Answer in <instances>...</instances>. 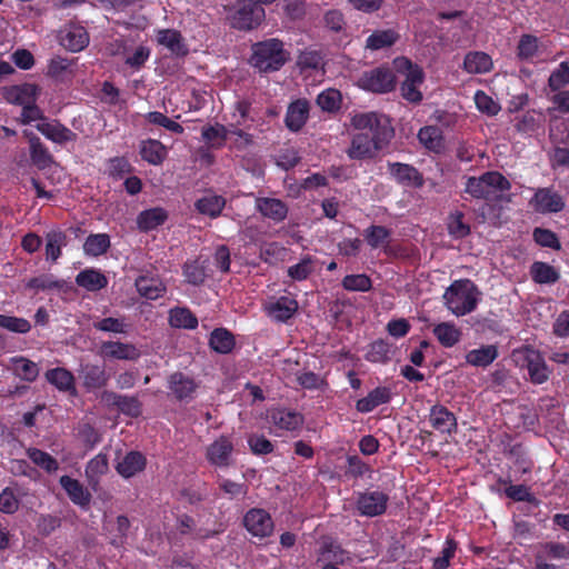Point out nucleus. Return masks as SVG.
<instances>
[{"label": "nucleus", "instance_id": "nucleus-1", "mask_svg": "<svg viewBox=\"0 0 569 569\" xmlns=\"http://www.w3.org/2000/svg\"><path fill=\"white\" fill-rule=\"evenodd\" d=\"M350 127L357 131L351 136L346 153L350 160L373 159L395 136L390 119L379 112H351Z\"/></svg>", "mask_w": 569, "mask_h": 569}, {"label": "nucleus", "instance_id": "nucleus-2", "mask_svg": "<svg viewBox=\"0 0 569 569\" xmlns=\"http://www.w3.org/2000/svg\"><path fill=\"white\" fill-rule=\"evenodd\" d=\"M511 188L510 182L498 171H488L480 177H469L465 191L475 199L488 202L501 201L505 192Z\"/></svg>", "mask_w": 569, "mask_h": 569}, {"label": "nucleus", "instance_id": "nucleus-3", "mask_svg": "<svg viewBox=\"0 0 569 569\" xmlns=\"http://www.w3.org/2000/svg\"><path fill=\"white\" fill-rule=\"evenodd\" d=\"M480 292L476 284L468 279L455 281L445 292L447 308L457 317L472 312L479 301Z\"/></svg>", "mask_w": 569, "mask_h": 569}, {"label": "nucleus", "instance_id": "nucleus-4", "mask_svg": "<svg viewBox=\"0 0 569 569\" xmlns=\"http://www.w3.org/2000/svg\"><path fill=\"white\" fill-rule=\"evenodd\" d=\"M251 63L262 72L279 70L288 60V52L279 39H268L252 47Z\"/></svg>", "mask_w": 569, "mask_h": 569}, {"label": "nucleus", "instance_id": "nucleus-5", "mask_svg": "<svg viewBox=\"0 0 569 569\" xmlns=\"http://www.w3.org/2000/svg\"><path fill=\"white\" fill-rule=\"evenodd\" d=\"M393 66L405 77L400 88L402 98L409 102L419 103L422 100L419 87L425 79L422 69L405 57L395 59Z\"/></svg>", "mask_w": 569, "mask_h": 569}, {"label": "nucleus", "instance_id": "nucleus-6", "mask_svg": "<svg viewBox=\"0 0 569 569\" xmlns=\"http://www.w3.org/2000/svg\"><path fill=\"white\" fill-rule=\"evenodd\" d=\"M264 9L254 2H238L231 16V26L239 30H251L257 28L264 19Z\"/></svg>", "mask_w": 569, "mask_h": 569}, {"label": "nucleus", "instance_id": "nucleus-7", "mask_svg": "<svg viewBox=\"0 0 569 569\" xmlns=\"http://www.w3.org/2000/svg\"><path fill=\"white\" fill-rule=\"evenodd\" d=\"M361 88L372 92H388L395 88V77L389 69L376 68L365 72L360 79Z\"/></svg>", "mask_w": 569, "mask_h": 569}, {"label": "nucleus", "instance_id": "nucleus-8", "mask_svg": "<svg viewBox=\"0 0 569 569\" xmlns=\"http://www.w3.org/2000/svg\"><path fill=\"white\" fill-rule=\"evenodd\" d=\"M232 452V441L228 437L221 436L207 447L206 457L212 466L228 468L233 463Z\"/></svg>", "mask_w": 569, "mask_h": 569}, {"label": "nucleus", "instance_id": "nucleus-9", "mask_svg": "<svg viewBox=\"0 0 569 569\" xmlns=\"http://www.w3.org/2000/svg\"><path fill=\"white\" fill-rule=\"evenodd\" d=\"M389 497L382 491H366L357 498V510L361 516L376 517L387 509Z\"/></svg>", "mask_w": 569, "mask_h": 569}, {"label": "nucleus", "instance_id": "nucleus-10", "mask_svg": "<svg viewBox=\"0 0 569 569\" xmlns=\"http://www.w3.org/2000/svg\"><path fill=\"white\" fill-rule=\"evenodd\" d=\"M36 128L48 140L57 144L73 142L78 138L77 133L60 123L58 120H50L47 118L46 120H42V122H38Z\"/></svg>", "mask_w": 569, "mask_h": 569}, {"label": "nucleus", "instance_id": "nucleus-11", "mask_svg": "<svg viewBox=\"0 0 569 569\" xmlns=\"http://www.w3.org/2000/svg\"><path fill=\"white\" fill-rule=\"evenodd\" d=\"M530 206L539 213L559 212L565 208L561 196L549 188H540L530 200Z\"/></svg>", "mask_w": 569, "mask_h": 569}, {"label": "nucleus", "instance_id": "nucleus-12", "mask_svg": "<svg viewBox=\"0 0 569 569\" xmlns=\"http://www.w3.org/2000/svg\"><path fill=\"white\" fill-rule=\"evenodd\" d=\"M246 529L254 537H268L273 530V522L269 513L262 509L249 510L243 519Z\"/></svg>", "mask_w": 569, "mask_h": 569}, {"label": "nucleus", "instance_id": "nucleus-13", "mask_svg": "<svg viewBox=\"0 0 569 569\" xmlns=\"http://www.w3.org/2000/svg\"><path fill=\"white\" fill-rule=\"evenodd\" d=\"M390 176L401 186L409 188H421L423 186L422 174L412 166L401 162H388Z\"/></svg>", "mask_w": 569, "mask_h": 569}, {"label": "nucleus", "instance_id": "nucleus-14", "mask_svg": "<svg viewBox=\"0 0 569 569\" xmlns=\"http://www.w3.org/2000/svg\"><path fill=\"white\" fill-rule=\"evenodd\" d=\"M298 310V302L290 297H280L264 303V311L272 320L284 322Z\"/></svg>", "mask_w": 569, "mask_h": 569}, {"label": "nucleus", "instance_id": "nucleus-15", "mask_svg": "<svg viewBox=\"0 0 569 569\" xmlns=\"http://www.w3.org/2000/svg\"><path fill=\"white\" fill-rule=\"evenodd\" d=\"M100 355L106 359L134 361L140 357L141 353L139 349L132 343L121 341H104L101 345Z\"/></svg>", "mask_w": 569, "mask_h": 569}, {"label": "nucleus", "instance_id": "nucleus-16", "mask_svg": "<svg viewBox=\"0 0 569 569\" xmlns=\"http://www.w3.org/2000/svg\"><path fill=\"white\" fill-rule=\"evenodd\" d=\"M429 422L432 428L441 433L452 435L458 429L456 416L442 405L431 407Z\"/></svg>", "mask_w": 569, "mask_h": 569}, {"label": "nucleus", "instance_id": "nucleus-17", "mask_svg": "<svg viewBox=\"0 0 569 569\" xmlns=\"http://www.w3.org/2000/svg\"><path fill=\"white\" fill-rule=\"evenodd\" d=\"M39 87L33 83L10 86L3 89V98L12 104L27 106L36 102Z\"/></svg>", "mask_w": 569, "mask_h": 569}, {"label": "nucleus", "instance_id": "nucleus-18", "mask_svg": "<svg viewBox=\"0 0 569 569\" xmlns=\"http://www.w3.org/2000/svg\"><path fill=\"white\" fill-rule=\"evenodd\" d=\"M101 401L109 407L117 408L119 411L130 417H138L141 413V403L136 397L104 391L101 396Z\"/></svg>", "mask_w": 569, "mask_h": 569}, {"label": "nucleus", "instance_id": "nucleus-19", "mask_svg": "<svg viewBox=\"0 0 569 569\" xmlns=\"http://www.w3.org/2000/svg\"><path fill=\"white\" fill-rule=\"evenodd\" d=\"M168 387L178 400H188L193 398L198 383L192 377L182 372H174L168 379Z\"/></svg>", "mask_w": 569, "mask_h": 569}, {"label": "nucleus", "instance_id": "nucleus-20", "mask_svg": "<svg viewBox=\"0 0 569 569\" xmlns=\"http://www.w3.org/2000/svg\"><path fill=\"white\" fill-rule=\"evenodd\" d=\"M60 43L72 52H79L89 43V36L81 26H70L61 31Z\"/></svg>", "mask_w": 569, "mask_h": 569}, {"label": "nucleus", "instance_id": "nucleus-21", "mask_svg": "<svg viewBox=\"0 0 569 569\" xmlns=\"http://www.w3.org/2000/svg\"><path fill=\"white\" fill-rule=\"evenodd\" d=\"M309 118V103L307 100L298 99L291 102L287 109L284 122L290 131H299Z\"/></svg>", "mask_w": 569, "mask_h": 569}, {"label": "nucleus", "instance_id": "nucleus-22", "mask_svg": "<svg viewBox=\"0 0 569 569\" xmlns=\"http://www.w3.org/2000/svg\"><path fill=\"white\" fill-rule=\"evenodd\" d=\"M256 208L264 218L274 222L283 221L288 214L286 203L276 198H257Z\"/></svg>", "mask_w": 569, "mask_h": 569}, {"label": "nucleus", "instance_id": "nucleus-23", "mask_svg": "<svg viewBox=\"0 0 569 569\" xmlns=\"http://www.w3.org/2000/svg\"><path fill=\"white\" fill-rule=\"evenodd\" d=\"M79 378L82 379L87 389H100L104 387L109 380L102 366L86 363L79 370Z\"/></svg>", "mask_w": 569, "mask_h": 569}, {"label": "nucleus", "instance_id": "nucleus-24", "mask_svg": "<svg viewBox=\"0 0 569 569\" xmlns=\"http://www.w3.org/2000/svg\"><path fill=\"white\" fill-rule=\"evenodd\" d=\"M390 399L391 390L388 387H377L357 401L356 409L361 413H368L378 406L388 403Z\"/></svg>", "mask_w": 569, "mask_h": 569}, {"label": "nucleus", "instance_id": "nucleus-25", "mask_svg": "<svg viewBox=\"0 0 569 569\" xmlns=\"http://www.w3.org/2000/svg\"><path fill=\"white\" fill-rule=\"evenodd\" d=\"M525 359L531 381L535 383H543L547 381L549 370L543 357L536 350H527Z\"/></svg>", "mask_w": 569, "mask_h": 569}, {"label": "nucleus", "instance_id": "nucleus-26", "mask_svg": "<svg viewBox=\"0 0 569 569\" xmlns=\"http://www.w3.org/2000/svg\"><path fill=\"white\" fill-rule=\"evenodd\" d=\"M270 419L274 427L286 431L297 430L303 423V418L300 413L286 409H276L271 411Z\"/></svg>", "mask_w": 569, "mask_h": 569}, {"label": "nucleus", "instance_id": "nucleus-27", "mask_svg": "<svg viewBox=\"0 0 569 569\" xmlns=\"http://www.w3.org/2000/svg\"><path fill=\"white\" fill-rule=\"evenodd\" d=\"M146 467V458L138 451L128 452L118 463L117 471L123 478H131Z\"/></svg>", "mask_w": 569, "mask_h": 569}, {"label": "nucleus", "instance_id": "nucleus-28", "mask_svg": "<svg viewBox=\"0 0 569 569\" xmlns=\"http://www.w3.org/2000/svg\"><path fill=\"white\" fill-rule=\"evenodd\" d=\"M60 485L73 503L81 507L89 505L91 495L78 480L69 476H62L60 478Z\"/></svg>", "mask_w": 569, "mask_h": 569}, {"label": "nucleus", "instance_id": "nucleus-29", "mask_svg": "<svg viewBox=\"0 0 569 569\" xmlns=\"http://www.w3.org/2000/svg\"><path fill=\"white\" fill-rule=\"evenodd\" d=\"M498 348L495 345H483L466 353V362L473 367L486 368L498 358Z\"/></svg>", "mask_w": 569, "mask_h": 569}, {"label": "nucleus", "instance_id": "nucleus-30", "mask_svg": "<svg viewBox=\"0 0 569 569\" xmlns=\"http://www.w3.org/2000/svg\"><path fill=\"white\" fill-rule=\"evenodd\" d=\"M226 206V199L222 196L214 193H207L199 198L194 207L199 213L208 216L210 218H217L221 214Z\"/></svg>", "mask_w": 569, "mask_h": 569}, {"label": "nucleus", "instance_id": "nucleus-31", "mask_svg": "<svg viewBox=\"0 0 569 569\" xmlns=\"http://www.w3.org/2000/svg\"><path fill=\"white\" fill-rule=\"evenodd\" d=\"M76 283L88 291H99L107 287L108 279L99 270L86 269L77 274Z\"/></svg>", "mask_w": 569, "mask_h": 569}, {"label": "nucleus", "instance_id": "nucleus-32", "mask_svg": "<svg viewBox=\"0 0 569 569\" xmlns=\"http://www.w3.org/2000/svg\"><path fill=\"white\" fill-rule=\"evenodd\" d=\"M433 335L439 343L445 348H451L457 345L462 336L461 330L451 322H441L433 327Z\"/></svg>", "mask_w": 569, "mask_h": 569}, {"label": "nucleus", "instance_id": "nucleus-33", "mask_svg": "<svg viewBox=\"0 0 569 569\" xmlns=\"http://www.w3.org/2000/svg\"><path fill=\"white\" fill-rule=\"evenodd\" d=\"M140 154L150 164L159 166L167 158V148L158 140L149 139L141 142Z\"/></svg>", "mask_w": 569, "mask_h": 569}, {"label": "nucleus", "instance_id": "nucleus-34", "mask_svg": "<svg viewBox=\"0 0 569 569\" xmlns=\"http://www.w3.org/2000/svg\"><path fill=\"white\" fill-rule=\"evenodd\" d=\"M463 69L468 73H487L492 69V60L489 54L475 51L466 54L463 60Z\"/></svg>", "mask_w": 569, "mask_h": 569}, {"label": "nucleus", "instance_id": "nucleus-35", "mask_svg": "<svg viewBox=\"0 0 569 569\" xmlns=\"http://www.w3.org/2000/svg\"><path fill=\"white\" fill-rule=\"evenodd\" d=\"M168 214L162 208L143 210L137 217V226L140 231L147 232L164 223Z\"/></svg>", "mask_w": 569, "mask_h": 569}, {"label": "nucleus", "instance_id": "nucleus-36", "mask_svg": "<svg viewBox=\"0 0 569 569\" xmlns=\"http://www.w3.org/2000/svg\"><path fill=\"white\" fill-rule=\"evenodd\" d=\"M157 40L159 44L166 47L172 53L177 56L187 54L188 50L182 41V37L179 31L173 29H162L157 32Z\"/></svg>", "mask_w": 569, "mask_h": 569}, {"label": "nucleus", "instance_id": "nucleus-37", "mask_svg": "<svg viewBox=\"0 0 569 569\" xmlns=\"http://www.w3.org/2000/svg\"><path fill=\"white\" fill-rule=\"evenodd\" d=\"M399 34L393 29L376 30L366 40V49L377 51L393 46Z\"/></svg>", "mask_w": 569, "mask_h": 569}, {"label": "nucleus", "instance_id": "nucleus-38", "mask_svg": "<svg viewBox=\"0 0 569 569\" xmlns=\"http://www.w3.org/2000/svg\"><path fill=\"white\" fill-rule=\"evenodd\" d=\"M138 292L150 300L158 299L166 291V286L158 278L141 276L136 280Z\"/></svg>", "mask_w": 569, "mask_h": 569}, {"label": "nucleus", "instance_id": "nucleus-39", "mask_svg": "<svg viewBox=\"0 0 569 569\" xmlns=\"http://www.w3.org/2000/svg\"><path fill=\"white\" fill-rule=\"evenodd\" d=\"M418 139L420 143L435 152H439L443 148V136L442 131L437 126H426L418 132Z\"/></svg>", "mask_w": 569, "mask_h": 569}, {"label": "nucleus", "instance_id": "nucleus-40", "mask_svg": "<svg viewBox=\"0 0 569 569\" xmlns=\"http://www.w3.org/2000/svg\"><path fill=\"white\" fill-rule=\"evenodd\" d=\"M201 136L203 141L210 147L220 148L228 141L230 132L229 128L216 123L213 126L203 127Z\"/></svg>", "mask_w": 569, "mask_h": 569}, {"label": "nucleus", "instance_id": "nucleus-41", "mask_svg": "<svg viewBox=\"0 0 569 569\" xmlns=\"http://www.w3.org/2000/svg\"><path fill=\"white\" fill-rule=\"evenodd\" d=\"M169 323L173 328L194 329L198 319L188 308L177 307L169 311Z\"/></svg>", "mask_w": 569, "mask_h": 569}, {"label": "nucleus", "instance_id": "nucleus-42", "mask_svg": "<svg viewBox=\"0 0 569 569\" xmlns=\"http://www.w3.org/2000/svg\"><path fill=\"white\" fill-rule=\"evenodd\" d=\"M29 142L31 160L38 168L44 169L52 163V156L37 136L30 134Z\"/></svg>", "mask_w": 569, "mask_h": 569}, {"label": "nucleus", "instance_id": "nucleus-43", "mask_svg": "<svg viewBox=\"0 0 569 569\" xmlns=\"http://www.w3.org/2000/svg\"><path fill=\"white\" fill-rule=\"evenodd\" d=\"M209 345L218 353H229L234 347V338L227 329L219 328L211 332Z\"/></svg>", "mask_w": 569, "mask_h": 569}, {"label": "nucleus", "instance_id": "nucleus-44", "mask_svg": "<svg viewBox=\"0 0 569 569\" xmlns=\"http://www.w3.org/2000/svg\"><path fill=\"white\" fill-rule=\"evenodd\" d=\"M543 118L541 113L536 111H527L520 117L516 118L515 128L522 134H532L542 124Z\"/></svg>", "mask_w": 569, "mask_h": 569}, {"label": "nucleus", "instance_id": "nucleus-45", "mask_svg": "<svg viewBox=\"0 0 569 569\" xmlns=\"http://www.w3.org/2000/svg\"><path fill=\"white\" fill-rule=\"evenodd\" d=\"M13 372L26 381H34L39 375L38 366L23 357H13L10 359Z\"/></svg>", "mask_w": 569, "mask_h": 569}, {"label": "nucleus", "instance_id": "nucleus-46", "mask_svg": "<svg viewBox=\"0 0 569 569\" xmlns=\"http://www.w3.org/2000/svg\"><path fill=\"white\" fill-rule=\"evenodd\" d=\"M47 380L61 391H69L74 387V378L70 371L64 368H54L46 373Z\"/></svg>", "mask_w": 569, "mask_h": 569}, {"label": "nucleus", "instance_id": "nucleus-47", "mask_svg": "<svg viewBox=\"0 0 569 569\" xmlns=\"http://www.w3.org/2000/svg\"><path fill=\"white\" fill-rule=\"evenodd\" d=\"M110 248V238L106 233L90 234L83 244L84 253L88 256H100Z\"/></svg>", "mask_w": 569, "mask_h": 569}, {"label": "nucleus", "instance_id": "nucleus-48", "mask_svg": "<svg viewBox=\"0 0 569 569\" xmlns=\"http://www.w3.org/2000/svg\"><path fill=\"white\" fill-rule=\"evenodd\" d=\"M109 469L108 458L103 453L93 457L86 467V476L90 485L98 482V479L107 473Z\"/></svg>", "mask_w": 569, "mask_h": 569}, {"label": "nucleus", "instance_id": "nucleus-49", "mask_svg": "<svg viewBox=\"0 0 569 569\" xmlns=\"http://www.w3.org/2000/svg\"><path fill=\"white\" fill-rule=\"evenodd\" d=\"M46 240L47 259L57 261L61 254V248L66 244V234L60 230H52L47 233Z\"/></svg>", "mask_w": 569, "mask_h": 569}, {"label": "nucleus", "instance_id": "nucleus-50", "mask_svg": "<svg viewBox=\"0 0 569 569\" xmlns=\"http://www.w3.org/2000/svg\"><path fill=\"white\" fill-rule=\"evenodd\" d=\"M536 555L550 561L569 559L568 548L565 545L558 542H547L540 545L537 548Z\"/></svg>", "mask_w": 569, "mask_h": 569}, {"label": "nucleus", "instance_id": "nucleus-51", "mask_svg": "<svg viewBox=\"0 0 569 569\" xmlns=\"http://www.w3.org/2000/svg\"><path fill=\"white\" fill-rule=\"evenodd\" d=\"M391 357V346L383 341L377 340L369 346L366 359L370 362L386 363Z\"/></svg>", "mask_w": 569, "mask_h": 569}, {"label": "nucleus", "instance_id": "nucleus-52", "mask_svg": "<svg viewBox=\"0 0 569 569\" xmlns=\"http://www.w3.org/2000/svg\"><path fill=\"white\" fill-rule=\"evenodd\" d=\"M27 455L34 465L42 468L47 472H54L59 468L58 461L48 452H44L40 449L30 448L28 449Z\"/></svg>", "mask_w": 569, "mask_h": 569}, {"label": "nucleus", "instance_id": "nucleus-53", "mask_svg": "<svg viewBox=\"0 0 569 569\" xmlns=\"http://www.w3.org/2000/svg\"><path fill=\"white\" fill-rule=\"evenodd\" d=\"M531 276L538 283H552L559 279V273L556 269L545 262H535L531 266Z\"/></svg>", "mask_w": 569, "mask_h": 569}, {"label": "nucleus", "instance_id": "nucleus-54", "mask_svg": "<svg viewBox=\"0 0 569 569\" xmlns=\"http://www.w3.org/2000/svg\"><path fill=\"white\" fill-rule=\"evenodd\" d=\"M342 287L348 291L367 292L371 289V279L365 274H348L342 280Z\"/></svg>", "mask_w": 569, "mask_h": 569}, {"label": "nucleus", "instance_id": "nucleus-55", "mask_svg": "<svg viewBox=\"0 0 569 569\" xmlns=\"http://www.w3.org/2000/svg\"><path fill=\"white\" fill-rule=\"evenodd\" d=\"M71 66L72 63L70 60L56 57L49 62L48 76L57 80H63L72 73Z\"/></svg>", "mask_w": 569, "mask_h": 569}, {"label": "nucleus", "instance_id": "nucleus-56", "mask_svg": "<svg viewBox=\"0 0 569 569\" xmlns=\"http://www.w3.org/2000/svg\"><path fill=\"white\" fill-rule=\"evenodd\" d=\"M0 328L16 333H27L31 329V323L24 318L0 315Z\"/></svg>", "mask_w": 569, "mask_h": 569}, {"label": "nucleus", "instance_id": "nucleus-57", "mask_svg": "<svg viewBox=\"0 0 569 569\" xmlns=\"http://www.w3.org/2000/svg\"><path fill=\"white\" fill-rule=\"evenodd\" d=\"M390 231L382 226H371L365 231V238L371 248H378L388 243Z\"/></svg>", "mask_w": 569, "mask_h": 569}, {"label": "nucleus", "instance_id": "nucleus-58", "mask_svg": "<svg viewBox=\"0 0 569 569\" xmlns=\"http://www.w3.org/2000/svg\"><path fill=\"white\" fill-rule=\"evenodd\" d=\"M475 103L480 112L488 116H496L501 109L497 101L481 90L475 93Z\"/></svg>", "mask_w": 569, "mask_h": 569}, {"label": "nucleus", "instance_id": "nucleus-59", "mask_svg": "<svg viewBox=\"0 0 569 569\" xmlns=\"http://www.w3.org/2000/svg\"><path fill=\"white\" fill-rule=\"evenodd\" d=\"M341 94L338 90L327 89L318 94L317 103L323 111H335L339 108Z\"/></svg>", "mask_w": 569, "mask_h": 569}, {"label": "nucleus", "instance_id": "nucleus-60", "mask_svg": "<svg viewBox=\"0 0 569 569\" xmlns=\"http://www.w3.org/2000/svg\"><path fill=\"white\" fill-rule=\"evenodd\" d=\"M146 119L153 124L166 128L167 130L174 133H182L183 128L180 123L169 119L167 116L159 111H152L146 114Z\"/></svg>", "mask_w": 569, "mask_h": 569}, {"label": "nucleus", "instance_id": "nucleus-61", "mask_svg": "<svg viewBox=\"0 0 569 569\" xmlns=\"http://www.w3.org/2000/svg\"><path fill=\"white\" fill-rule=\"evenodd\" d=\"M93 327L104 332L124 333L128 326L123 319L109 317L94 322Z\"/></svg>", "mask_w": 569, "mask_h": 569}, {"label": "nucleus", "instance_id": "nucleus-62", "mask_svg": "<svg viewBox=\"0 0 569 569\" xmlns=\"http://www.w3.org/2000/svg\"><path fill=\"white\" fill-rule=\"evenodd\" d=\"M313 271V260L310 257L303 258L300 262L288 269V274L293 280H305Z\"/></svg>", "mask_w": 569, "mask_h": 569}, {"label": "nucleus", "instance_id": "nucleus-63", "mask_svg": "<svg viewBox=\"0 0 569 569\" xmlns=\"http://www.w3.org/2000/svg\"><path fill=\"white\" fill-rule=\"evenodd\" d=\"M566 84H569V64L567 62H561L559 67L551 72L549 77V87L552 90H558Z\"/></svg>", "mask_w": 569, "mask_h": 569}, {"label": "nucleus", "instance_id": "nucleus-64", "mask_svg": "<svg viewBox=\"0 0 569 569\" xmlns=\"http://www.w3.org/2000/svg\"><path fill=\"white\" fill-rule=\"evenodd\" d=\"M537 51L538 39L530 34L522 36L518 44V56L522 59H530Z\"/></svg>", "mask_w": 569, "mask_h": 569}]
</instances>
